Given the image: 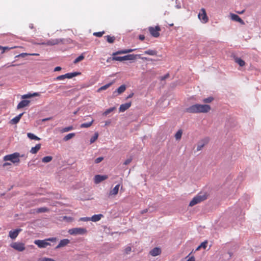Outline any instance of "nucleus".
Returning <instances> with one entry per match:
<instances>
[{
    "mask_svg": "<svg viewBox=\"0 0 261 261\" xmlns=\"http://www.w3.org/2000/svg\"><path fill=\"white\" fill-rule=\"evenodd\" d=\"M136 49H124L120 50L118 51H117L115 53H113L112 54V60L113 61H120L122 62L123 61H126V60H135L137 57L140 56V55H134V54H129L123 57H118L116 56L118 55H121V54H125L129 53H132L134 51H135Z\"/></svg>",
    "mask_w": 261,
    "mask_h": 261,
    "instance_id": "nucleus-1",
    "label": "nucleus"
},
{
    "mask_svg": "<svg viewBox=\"0 0 261 261\" xmlns=\"http://www.w3.org/2000/svg\"><path fill=\"white\" fill-rule=\"evenodd\" d=\"M211 110L208 105L196 104L187 108L185 111L189 113H207Z\"/></svg>",
    "mask_w": 261,
    "mask_h": 261,
    "instance_id": "nucleus-2",
    "label": "nucleus"
},
{
    "mask_svg": "<svg viewBox=\"0 0 261 261\" xmlns=\"http://www.w3.org/2000/svg\"><path fill=\"white\" fill-rule=\"evenodd\" d=\"M57 240L56 238H50L43 240H37L34 241V244L38 246L40 248H46L47 246H50L49 242H56Z\"/></svg>",
    "mask_w": 261,
    "mask_h": 261,
    "instance_id": "nucleus-3",
    "label": "nucleus"
},
{
    "mask_svg": "<svg viewBox=\"0 0 261 261\" xmlns=\"http://www.w3.org/2000/svg\"><path fill=\"white\" fill-rule=\"evenodd\" d=\"M207 198L206 194L205 193H200L195 196L189 203L190 206H193Z\"/></svg>",
    "mask_w": 261,
    "mask_h": 261,
    "instance_id": "nucleus-4",
    "label": "nucleus"
},
{
    "mask_svg": "<svg viewBox=\"0 0 261 261\" xmlns=\"http://www.w3.org/2000/svg\"><path fill=\"white\" fill-rule=\"evenodd\" d=\"M20 154L18 152H15L12 154H8L4 156V161H11L12 163H18L20 162Z\"/></svg>",
    "mask_w": 261,
    "mask_h": 261,
    "instance_id": "nucleus-5",
    "label": "nucleus"
},
{
    "mask_svg": "<svg viewBox=\"0 0 261 261\" xmlns=\"http://www.w3.org/2000/svg\"><path fill=\"white\" fill-rule=\"evenodd\" d=\"M87 231L84 228H73L70 229L68 232L71 235L84 234L87 233Z\"/></svg>",
    "mask_w": 261,
    "mask_h": 261,
    "instance_id": "nucleus-6",
    "label": "nucleus"
},
{
    "mask_svg": "<svg viewBox=\"0 0 261 261\" xmlns=\"http://www.w3.org/2000/svg\"><path fill=\"white\" fill-rule=\"evenodd\" d=\"M81 74L80 72H71V73H67L64 75H61L57 76L55 80L56 81H61L64 80L65 79H71L74 76H76L78 75H80Z\"/></svg>",
    "mask_w": 261,
    "mask_h": 261,
    "instance_id": "nucleus-7",
    "label": "nucleus"
},
{
    "mask_svg": "<svg viewBox=\"0 0 261 261\" xmlns=\"http://www.w3.org/2000/svg\"><path fill=\"white\" fill-rule=\"evenodd\" d=\"M148 31L152 36L157 38L159 37L160 35V32L161 31V28L159 25H156L154 27H149L148 28Z\"/></svg>",
    "mask_w": 261,
    "mask_h": 261,
    "instance_id": "nucleus-8",
    "label": "nucleus"
},
{
    "mask_svg": "<svg viewBox=\"0 0 261 261\" xmlns=\"http://www.w3.org/2000/svg\"><path fill=\"white\" fill-rule=\"evenodd\" d=\"M198 17L200 20L203 23H206L208 20L206 11L204 8H202L200 10Z\"/></svg>",
    "mask_w": 261,
    "mask_h": 261,
    "instance_id": "nucleus-9",
    "label": "nucleus"
},
{
    "mask_svg": "<svg viewBox=\"0 0 261 261\" xmlns=\"http://www.w3.org/2000/svg\"><path fill=\"white\" fill-rule=\"evenodd\" d=\"M10 246L12 248L18 251H23L25 250V245L21 242H14Z\"/></svg>",
    "mask_w": 261,
    "mask_h": 261,
    "instance_id": "nucleus-10",
    "label": "nucleus"
},
{
    "mask_svg": "<svg viewBox=\"0 0 261 261\" xmlns=\"http://www.w3.org/2000/svg\"><path fill=\"white\" fill-rule=\"evenodd\" d=\"M60 42V41L59 39H50L49 40H48L47 42H42L41 43H39V44H42V45H45L47 46H52L56 44H58Z\"/></svg>",
    "mask_w": 261,
    "mask_h": 261,
    "instance_id": "nucleus-11",
    "label": "nucleus"
},
{
    "mask_svg": "<svg viewBox=\"0 0 261 261\" xmlns=\"http://www.w3.org/2000/svg\"><path fill=\"white\" fill-rule=\"evenodd\" d=\"M108 178L107 175H96L94 177V182L95 184H98Z\"/></svg>",
    "mask_w": 261,
    "mask_h": 261,
    "instance_id": "nucleus-12",
    "label": "nucleus"
},
{
    "mask_svg": "<svg viewBox=\"0 0 261 261\" xmlns=\"http://www.w3.org/2000/svg\"><path fill=\"white\" fill-rule=\"evenodd\" d=\"M230 17L232 20L240 22L241 24H244V21L237 14H230Z\"/></svg>",
    "mask_w": 261,
    "mask_h": 261,
    "instance_id": "nucleus-13",
    "label": "nucleus"
},
{
    "mask_svg": "<svg viewBox=\"0 0 261 261\" xmlns=\"http://www.w3.org/2000/svg\"><path fill=\"white\" fill-rule=\"evenodd\" d=\"M131 105H132L131 102L121 105L119 107V112H124L125 111L128 109L130 107Z\"/></svg>",
    "mask_w": 261,
    "mask_h": 261,
    "instance_id": "nucleus-14",
    "label": "nucleus"
},
{
    "mask_svg": "<svg viewBox=\"0 0 261 261\" xmlns=\"http://www.w3.org/2000/svg\"><path fill=\"white\" fill-rule=\"evenodd\" d=\"M69 243H70L69 240H68L67 239H63L60 241V243L56 246V248L58 249V248H60L61 247H63L66 246L67 245H68Z\"/></svg>",
    "mask_w": 261,
    "mask_h": 261,
    "instance_id": "nucleus-15",
    "label": "nucleus"
},
{
    "mask_svg": "<svg viewBox=\"0 0 261 261\" xmlns=\"http://www.w3.org/2000/svg\"><path fill=\"white\" fill-rule=\"evenodd\" d=\"M30 103V101L28 100H21L17 105V108L18 109H20L21 108H23L24 107H25L29 105V104Z\"/></svg>",
    "mask_w": 261,
    "mask_h": 261,
    "instance_id": "nucleus-16",
    "label": "nucleus"
},
{
    "mask_svg": "<svg viewBox=\"0 0 261 261\" xmlns=\"http://www.w3.org/2000/svg\"><path fill=\"white\" fill-rule=\"evenodd\" d=\"M20 231H21L20 229H16L14 231H10L9 232V236L11 239H14L18 236L19 232Z\"/></svg>",
    "mask_w": 261,
    "mask_h": 261,
    "instance_id": "nucleus-17",
    "label": "nucleus"
},
{
    "mask_svg": "<svg viewBox=\"0 0 261 261\" xmlns=\"http://www.w3.org/2000/svg\"><path fill=\"white\" fill-rule=\"evenodd\" d=\"M161 253V250L160 248H158V247L154 248L150 251V255H151L153 256H157V255L160 254Z\"/></svg>",
    "mask_w": 261,
    "mask_h": 261,
    "instance_id": "nucleus-18",
    "label": "nucleus"
},
{
    "mask_svg": "<svg viewBox=\"0 0 261 261\" xmlns=\"http://www.w3.org/2000/svg\"><path fill=\"white\" fill-rule=\"evenodd\" d=\"M23 114V113H21L18 116L14 117V118H13L10 121L11 123L13 124H17L19 121Z\"/></svg>",
    "mask_w": 261,
    "mask_h": 261,
    "instance_id": "nucleus-19",
    "label": "nucleus"
},
{
    "mask_svg": "<svg viewBox=\"0 0 261 261\" xmlns=\"http://www.w3.org/2000/svg\"><path fill=\"white\" fill-rule=\"evenodd\" d=\"M120 185H117L115 187L110 191L109 195H116L118 194Z\"/></svg>",
    "mask_w": 261,
    "mask_h": 261,
    "instance_id": "nucleus-20",
    "label": "nucleus"
},
{
    "mask_svg": "<svg viewBox=\"0 0 261 261\" xmlns=\"http://www.w3.org/2000/svg\"><path fill=\"white\" fill-rule=\"evenodd\" d=\"M39 96H40V94L39 93L35 92V93H33V94L29 93V94L23 95L22 96V98H23V99L30 98L33 97Z\"/></svg>",
    "mask_w": 261,
    "mask_h": 261,
    "instance_id": "nucleus-21",
    "label": "nucleus"
},
{
    "mask_svg": "<svg viewBox=\"0 0 261 261\" xmlns=\"http://www.w3.org/2000/svg\"><path fill=\"white\" fill-rule=\"evenodd\" d=\"M41 148V144H38L35 147H33L31 148L30 150V152L32 154H36Z\"/></svg>",
    "mask_w": 261,
    "mask_h": 261,
    "instance_id": "nucleus-22",
    "label": "nucleus"
},
{
    "mask_svg": "<svg viewBox=\"0 0 261 261\" xmlns=\"http://www.w3.org/2000/svg\"><path fill=\"white\" fill-rule=\"evenodd\" d=\"M234 61H235V62L238 63L241 67H243L245 65V61L240 58H238V57L235 58Z\"/></svg>",
    "mask_w": 261,
    "mask_h": 261,
    "instance_id": "nucleus-23",
    "label": "nucleus"
},
{
    "mask_svg": "<svg viewBox=\"0 0 261 261\" xmlns=\"http://www.w3.org/2000/svg\"><path fill=\"white\" fill-rule=\"evenodd\" d=\"M112 84H113V83H108L103 86H101V87H100L99 89H97V92H100L101 91H102L103 90H107L108 88H109L112 85Z\"/></svg>",
    "mask_w": 261,
    "mask_h": 261,
    "instance_id": "nucleus-24",
    "label": "nucleus"
},
{
    "mask_svg": "<svg viewBox=\"0 0 261 261\" xmlns=\"http://www.w3.org/2000/svg\"><path fill=\"white\" fill-rule=\"evenodd\" d=\"M102 216V215L101 214L94 215L92 217H91L90 219L91 221L93 222H96L99 221Z\"/></svg>",
    "mask_w": 261,
    "mask_h": 261,
    "instance_id": "nucleus-25",
    "label": "nucleus"
},
{
    "mask_svg": "<svg viewBox=\"0 0 261 261\" xmlns=\"http://www.w3.org/2000/svg\"><path fill=\"white\" fill-rule=\"evenodd\" d=\"M144 54L150 56H155L157 54V51L155 50L148 49L145 51Z\"/></svg>",
    "mask_w": 261,
    "mask_h": 261,
    "instance_id": "nucleus-26",
    "label": "nucleus"
},
{
    "mask_svg": "<svg viewBox=\"0 0 261 261\" xmlns=\"http://www.w3.org/2000/svg\"><path fill=\"white\" fill-rule=\"evenodd\" d=\"M27 136L29 138H30V139H32V140H38V141L40 140V138L38 137L37 136H35L34 134L31 133H28L27 134Z\"/></svg>",
    "mask_w": 261,
    "mask_h": 261,
    "instance_id": "nucleus-27",
    "label": "nucleus"
},
{
    "mask_svg": "<svg viewBox=\"0 0 261 261\" xmlns=\"http://www.w3.org/2000/svg\"><path fill=\"white\" fill-rule=\"evenodd\" d=\"M93 121H94V120H93V119H92L89 122L82 123L81 125V128H88V127H89L90 126H91L92 125V124L93 123Z\"/></svg>",
    "mask_w": 261,
    "mask_h": 261,
    "instance_id": "nucleus-28",
    "label": "nucleus"
},
{
    "mask_svg": "<svg viewBox=\"0 0 261 261\" xmlns=\"http://www.w3.org/2000/svg\"><path fill=\"white\" fill-rule=\"evenodd\" d=\"M182 134V130L181 129H179L175 135V138L176 140H180Z\"/></svg>",
    "mask_w": 261,
    "mask_h": 261,
    "instance_id": "nucleus-29",
    "label": "nucleus"
},
{
    "mask_svg": "<svg viewBox=\"0 0 261 261\" xmlns=\"http://www.w3.org/2000/svg\"><path fill=\"white\" fill-rule=\"evenodd\" d=\"M16 47V46H12V47H8V46L3 47V46H0V49H1L2 50V54H3L5 51H9L10 49L15 48Z\"/></svg>",
    "mask_w": 261,
    "mask_h": 261,
    "instance_id": "nucleus-30",
    "label": "nucleus"
},
{
    "mask_svg": "<svg viewBox=\"0 0 261 261\" xmlns=\"http://www.w3.org/2000/svg\"><path fill=\"white\" fill-rule=\"evenodd\" d=\"M106 38L107 41L110 43H113L115 40V37L114 36H111L107 35L105 37Z\"/></svg>",
    "mask_w": 261,
    "mask_h": 261,
    "instance_id": "nucleus-31",
    "label": "nucleus"
},
{
    "mask_svg": "<svg viewBox=\"0 0 261 261\" xmlns=\"http://www.w3.org/2000/svg\"><path fill=\"white\" fill-rule=\"evenodd\" d=\"M75 133H73L68 134V135H67L66 136L64 137L63 140L65 141H67L71 139L73 137H74L75 136Z\"/></svg>",
    "mask_w": 261,
    "mask_h": 261,
    "instance_id": "nucleus-32",
    "label": "nucleus"
},
{
    "mask_svg": "<svg viewBox=\"0 0 261 261\" xmlns=\"http://www.w3.org/2000/svg\"><path fill=\"white\" fill-rule=\"evenodd\" d=\"M126 89V87L125 85H123L120 86L117 89V92L118 94H121L125 91Z\"/></svg>",
    "mask_w": 261,
    "mask_h": 261,
    "instance_id": "nucleus-33",
    "label": "nucleus"
},
{
    "mask_svg": "<svg viewBox=\"0 0 261 261\" xmlns=\"http://www.w3.org/2000/svg\"><path fill=\"white\" fill-rule=\"evenodd\" d=\"M53 159L52 156H46L42 158V161L43 163H49Z\"/></svg>",
    "mask_w": 261,
    "mask_h": 261,
    "instance_id": "nucleus-34",
    "label": "nucleus"
},
{
    "mask_svg": "<svg viewBox=\"0 0 261 261\" xmlns=\"http://www.w3.org/2000/svg\"><path fill=\"white\" fill-rule=\"evenodd\" d=\"M98 133H95L93 137H92L90 139V144L94 143L98 138Z\"/></svg>",
    "mask_w": 261,
    "mask_h": 261,
    "instance_id": "nucleus-35",
    "label": "nucleus"
},
{
    "mask_svg": "<svg viewBox=\"0 0 261 261\" xmlns=\"http://www.w3.org/2000/svg\"><path fill=\"white\" fill-rule=\"evenodd\" d=\"M48 211V209L47 207H40L39 208H37L36 210V212L40 213H44Z\"/></svg>",
    "mask_w": 261,
    "mask_h": 261,
    "instance_id": "nucleus-36",
    "label": "nucleus"
},
{
    "mask_svg": "<svg viewBox=\"0 0 261 261\" xmlns=\"http://www.w3.org/2000/svg\"><path fill=\"white\" fill-rule=\"evenodd\" d=\"M116 109V108L115 107H112V108H109L107 110H106L105 112L103 113V115H105V116H107V115H108L109 113H110L111 112H113V111H114Z\"/></svg>",
    "mask_w": 261,
    "mask_h": 261,
    "instance_id": "nucleus-37",
    "label": "nucleus"
},
{
    "mask_svg": "<svg viewBox=\"0 0 261 261\" xmlns=\"http://www.w3.org/2000/svg\"><path fill=\"white\" fill-rule=\"evenodd\" d=\"M84 59V56L83 55H81L76 58L74 61V63L76 64L81 61H82Z\"/></svg>",
    "mask_w": 261,
    "mask_h": 261,
    "instance_id": "nucleus-38",
    "label": "nucleus"
},
{
    "mask_svg": "<svg viewBox=\"0 0 261 261\" xmlns=\"http://www.w3.org/2000/svg\"><path fill=\"white\" fill-rule=\"evenodd\" d=\"M73 129V127L72 126L66 127L62 129V130H61V132L62 133L67 132L72 130Z\"/></svg>",
    "mask_w": 261,
    "mask_h": 261,
    "instance_id": "nucleus-39",
    "label": "nucleus"
},
{
    "mask_svg": "<svg viewBox=\"0 0 261 261\" xmlns=\"http://www.w3.org/2000/svg\"><path fill=\"white\" fill-rule=\"evenodd\" d=\"M105 33V31L98 32H94V33H93V35L96 36V37H100Z\"/></svg>",
    "mask_w": 261,
    "mask_h": 261,
    "instance_id": "nucleus-40",
    "label": "nucleus"
},
{
    "mask_svg": "<svg viewBox=\"0 0 261 261\" xmlns=\"http://www.w3.org/2000/svg\"><path fill=\"white\" fill-rule=\"evenodd\" d=\"M214 98L212 97H210L203 99V102L204 103H210L213 100Z\"/></svg>",
    "mask_w": 261,
    "mask_h": 261,
    "instance_id": "nucleus-41",
    "label": "nucleus"
},
{
    "mask_svg": "<svg viewBox=\"0 0 261 261\" xmlns=\"http://www.w3.org/2000/svg\"><path fill=\"white\" fill-rule=\"evenodd\" d=\"M27 55L38 56H39V54H36V53L30 54H27V53H22V54H20L19 55V56L25 57V56H27Z\"/></svg>",
    "mask_w": 261,
    "mask_h": 261,
    "instance_id": "nucleus-42",
    "label": "nucleus"
},
{
    "mask_svg": "<svg viewBox=\"0 0 261 261\" xmlns=\"http://www.w3.org/2000/svg\"><path fill=\"white\" fill-rule=\"evenodd\" d=\"M207 244V241H205L203 242L200 245V247L203 249H205Z\"/></svg>",
    "mask_w": 261,
    "mask_h": 261,
    "instance_id": "nucleus-43",
    "label": "nucleus"
},
{
    "mask_svg": "<svg viewBox=\"0 0 261 261\" xmlns=\"http://www.w3.org/2000/svg\"><path fill=\"white\" fill-rule=\"evenodd\" d=\"M40 261H56V260L51 258L43 257L40 259Z\"/></svg>",
    "mask_w": 261,
    "mask_h": 261,
    "instance_id": "nucleus-44",
    "label": "nucleus"
},
{
    "mask_svg": "<svg viewBox=\"0 0 261 261\" xmlns=\"http://www.w3.org/2000/svg\"><path fill=\"white\" fill-rule=\"evenodd\" d=\"M103 160V157H99V158H97V159H95V163L96 164H98V163H99L100 162H101L102 160Z\"/></svg>",
    "mask_w": 261,
    "mask_h": 261,
    "instance_id": "nucleus-45",
    "label": "nucleus"
},
{
    "mask_svg": "<svg viewBox=\"0 0 261 261\" xmlns=\"http://www.w3.org/2000/svg\"><path fill=\"white\" fill-rule=\"evenodd\" d=\"M132 161V158L130 157L129 158L126 159L125 162H124V164L125 165H127L129 164Z\"/></svg>",
    "mask_w": 261,
    "mask_h": 261,
    "instance_id": "nucleus-46",
    "label": "nucleus"
},
{
    "mask_svg": "<svg viewBox=\"0 0 261 261\" xmlns=\"http://www.w3.org/2000/svg\"><path fill=\"white\" fill-rule=\"evenodd\" d=\"M204 145V143H200V144H198L197 147V151L200 150L203 148Z\"/></svg>",
    "mask_w": 261,
    "mask_h": 261,
    "instance_id": "nucleus-47",
    "label": "nucleus"
},
{
    "mask_svg": "<svg viewBox=\"0 0 261 261\" xmlns=\"http://www.w3.org/2000/svg\"><path fill=\"white\" fill-rule=\"evenodd\" d=\"M63 219L64 220H66L68 222H71L72 221V218L71 217H67V216H64L63 217Z\"/></svg>",
    "mask_w": 261,
    "mask_h": 261,
    "instance_id": "nucleus-48",
    "label": "nucleus"
},
{
    "mask_svg": "<svg viewBox=\"0 0 261 261\" xmlns=\"http://www.w3.org/2000/svg\"><path fill=\"white\" fill-rule=\"evenodd\" d=\"M80 220L82 221H88L91 220V219L89 217H83V218H81L80 219Z\"/></svg>",
    "mask_w": 261,
    "mask_h": 261,
    "instance_id": "nucleus-49",
    "label": "nucleus"
},
{
    "mask_svg": "<svg viewBox=\"0 0 261 261\" xmlns=\"http://www.w3.org/2000/svg\"><path fill=\"white\" fill-rule=\"evenodd\" d=\"M131 251V248L130 247H127L125 249V252L126 253H129Z\"/></svg>",
    "mask_w": 261,
    "mask_h": 261,
    "instance_id": "nucleus-50",
    "label": "nucleus"
},
{
    "mask_svg": "<svg viewBox=\"0 0 261 261\" xmlns=\"http://www.w3.org/2000/svg\"><path fill=\"white\" fill-rule=\"evenodd\" d=\"M139 39H140V40H144V39H145V36H144V35H140L139 36Z\"/></svg>",
    "mask_w": 261,
    "mask_h": 261,
    "instance_id": "nucleus-51",
    "label": "nucleus"
},
{
    "mask_svg": "<svg viewBox=\"0 0 261 261\" xmlns=\"http://www.w3.org/2000/svg\"><path fill=\"white\" fill-rule=\"evenodd\" d=\"M61 67H60V66H57L56 67H55V68L54 69V71H60L61 70Z\"/></svg>",
    "mask_w": 261,
    "mask_h": 261,
    "instance_id": "nucleus-52",
    "label": "nucleus"
},
{
    "mask_svg": "<svg viewBox=\"0 0 261 261\" xmlns=\"http://www.w3.org/2000/svg\"><path fill=\"white\" fill-rule=\"evenodd\" d=\"M11 165V164L10 163H9V162H6V163H5L3 164V166L4 167H7V166H10Z\"/></svg>",
    "mask_w": 261,
    "mask_h": 261,
    "instance_id": "nucleus-53",
    "label": "nucleus"
},
{
    "mask_svg": "<svg viewBox=\"0 0 261 261\" xmlns=\"http://www.w3.org/2000/svg\"><path fill=\"white\" fill-rule=\"evenodd\" d=\"M187 261H195V258L194 256H191Z\"/></svg>",
    "mask_w": 261,
    "mask_h": 261,
    "instance_id": "nucleus-54",
    "label": "nucleus"
},
{
    "mask_svg": "<svg viewBox=\"0 0 261 261\" xmlns=\"http://www.w3.org/2000/svg\"><path fill=\"white\" fill-rule=\"evenodd\" d=\"M59 88L60 89H66L67 87H65V86H60L59 87Z\"/></svg>",
    "mask_w": 261,
    "mask_h": 261,
    "instance_id": "nucleus-55",
    "label": "nucleus"
},
{
    "mask_svg": "<svg viewBox=\"0 0 261 261\" xmlns=\"http://www.w3.org/2000/svg\"><path fill=\"white\" fill-rule=\"evenodd\" d=\"M134 95V93H132L131 94H130L128 96H127V98H131Z\"/></svg>",
    "mask_w": 261,
    "mask_h": 261,
    "instance_id": "nucleus-56",
    "label": "nucleus"
},
{
    "mask_svg": "<svg viewBox=\"0 0 261 261\" xmlns=\"http://www.w3.org/2000/svg\"><path fill=\"white\" fill-rule=\"evenodd\" d=\"M51 119V118H45V119H43L42 120L43 121H47V120H50Z\"/></svg>",
    "mask_w": 261,
    "mask_h": 261,
    "instance_id": "nucleus-57",
    "label": "nucleus"
},
{
    "mask_svg": "<svg viewBox=\"0 0 261 261\" xmlns=\"http://www.w3.org/2000/svg\"><path fill=\"white\" fill-rule=\"evenodd\" d=\"M147 212V210H145L142 211L141 213H142V214H144Z\"/></svg>",
    "mask_w": 261,
    "mask_h": 261,
    "instance_id": "nucleus-58",
    "label": "nucleus"
},
{
    "mask_svg": "<svg viewBox=\"0 0 261 261\" xmlns=\"http://www.w3.org/2000/svg\"><path fill=\"white\" fill-rule=\"evenodd\" d=\"M244 12V10H243L242 11L238 12L239 14H243Z\"/></svg>",
    "mask_w": 261,
    "mask_h": 261,
    "instance_id": "nucleus-59",
    "label": "nucleus"
},
{
    "mask_svg": "<svg viewBox=\"0 0 261 261\" xmlns=\"http://www.w3.org/2000/svg\"><path fill=\"white\" fill-rule=\"evenodd\" d=\"M200 248H201V247H200V246L199 245L196 249V250H199Z\"/></svg>",
    "mask_w": 261,
    "mask_h": 261,
    "instance_id": "nucleus-60",
    "label": "nucleus"
},
{
    "mask_svg": "<svg viewBox=\"0 0 261 261\" xmlns=\"http://www.w3.org/2000/svg\"><path fill=\"white\" fill-rule=\"evenodd\" d=\"M29 27H30V28H31V29H33V24H31L30 25V26H29Z\"/></svg>",
    "mask_w": 261,
    "mask_h": 261,
    "instance_id": "nucleus-61",
    "label": "nucleus"
},
{
    "mask_svg": "<svg viewBox=\"0 0 261 261\" xmlns=\"http://www.w3.org/2000/svg\"><path fill=\"white\" fill-rule=\"evenodd\" d=\"M167 76H168V75L165 76V77H162V80H164V79H165L166 77H167Z\"/></svg>",
    "mask_w": 261,
    "mask_h": 261,
    "instance_id": "nucleus-62",
    "label": "nucleus"
},
{
    "mask_svg": "<svg viewBox=\"0 0 261 261\" xmlns=\"http://www.w3.org/2000/svg\"><path fill=\"white\" fill-rule=\"evenodd\" d=\"M170 26H173V23L169 24Z\"/></svg>",
    "mask_w": 261,
    "mask_h": 261,
    "instance_id": "nucleus-63",
    "label": "nucleus"
},
{
    "mask_svg": "<svg viewBox=\"0 0 261 261\" xmlns=\"http://www.w3.org/2000/svg\"><path fill=\"white\" fill-rule=\"evenodd\" d=\"M109 123V122H106V125H108Z\"/></svg>",
    "mask_w": 261,
    "mask_h": 261,
    "instance_id": "nucleus-64",
    "label": "nucleus"
}]
</instances>
